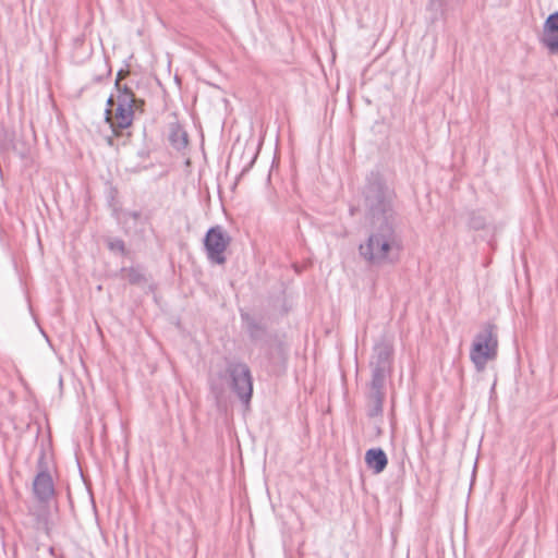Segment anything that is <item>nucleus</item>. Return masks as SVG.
Masks as SVG:
<instances>
[{
	"label": "nucleus",
	"mask_w": 558,
	"mask_h": 558,
	"mask_svg": "<svg viewBox=\"0 0 558 558\" xmlns=\"http://www.w3.org/2000/svg\"><path fill=\"white\" fill-rule=\"evenodd\" d=\"M402 251L403 238L398 223H371L366 241L359 245L361 258L371 267L397 264Z\"/></svg>",
	"instance_id": "obj_1"
},
{
	"label": "nucleus",
	"mask_w": 558,
	"mask_h": 558,
	"mask_svg": "<svg viewBox=\"0 0 558 558\" xmlns=\"http://www.w3.org/2000/svg\"><path fill=\"white\" fill-rule=\"evenodd\" d=\"M364 196L371 223H397L396 193L378 175L368 179Z\"/></svg>",
	"instance_id": "obj_2"
},
{
	"label": "nucleus",
	"mask_w": 558,
	"mask_h": 558,
	"mask_svg": "<svg viewBox=\"0 0 558 558\" xmlns=\"http://www.w3.org/2000/svg\"><path fill=\"white\" fill-rule=\"evenodd\" d=\"M122 75V71L118 73V80L116 81V87L118 89V106L116 108L114 116L112 110L107 108L105 110V120L110 124V128L116 136L121 134L122 130L130 128L133 123L134 113L136 110H143L144 100L137 99L132 89L124 85L121 86L119 77Z\"/></svg>",
	"instance_id": "obj_3"
},
{
	"label": "nucleus",
	"mask_w": 558,
	"mask_h": 558,
	"mask_svg": "<svg viewBox=\"0 0 558 558\" xmlns=\"http://www.w3.org/2000/svg\"><path fill=\"white\" fill-rule=\"evenodd\" d=\"M498 353V332L493 323H485L481 330L475 335L471 350L470 359L477 372L485 369L488 361L497 357Z\"/></svg>",
	"instance_id": "obj_4"
},
{
	"label": "nucleus",
	"mask_w": 558,
	"mask_h": 558,
	"mask_svg": "<svg viewBox=\"0 0 558 558\" xmlns=\"http://www.w3.org/2000/svg\"><path fill=\"white\" fill-rule=\"evenodd\" d=\"M226 372L230 387L242 403L248 404L253 396V377L250 367L240 361H228Z\"/></svg>",
	"instance_id": "obj_5"
},
{
	"label": "nucleus",
	"mask_w": 558,
	"mask_h": 558,
	"mask_svg": "<svg viewBox=\"0 0 558 558\" xmlns=\"http://www.w3.org/2000/svg\"><path fill=\"white\" fill-rule=\"evenodd\" d=\"M393 348L388 342L376 343L369 362L372 378L369 383L386 384L392 371Z\"/></svg>",
	"instance_id": "obj_6"
},
{
	"label": "nucleus",
	"mask_w": 558,
	"mask_h": 558,
	"mask_svg": "<svg viewBox=\"0 0 558 558\" xmlns=\"http://www.w3.org/2000/svg\"><path fill=\"white\" fill-rule=\"evenodd\" d=\"M231 242L230 235L221 226L209 228L204 238V246L207 258L215 264L222 265L226 263L225 252Z\"/></svg>",
	"instance_id": "obj_7"
},
{
	"label": "nucleus",
	"mask_w": 558,
	"mask_h": 558,
	"mask_svg": "<svg viewBox=\"0 0 558 558\" xmlns=\"http://www.w3.org/2000/svg\"><path fill=\"white\" fill-rule=\"evenodd\" d=\"M37 466L38 473L33 481V494L38 502L47 505L54 497L56 489L52 476L45 462L44 452L40 454Z\"/></svg>",
	"instance_id": "obj_8"
},
{
	"label": "nucleus",
	"mask_w": 558,
	"mask_h": 558,
	"mask_svg": "<svg viewBox=\"0 0 558 558\" xmlns=\"http://www.w3.org/2000/svg\"><path fill=\"white\" fill-rule=\"evenodd\" d=\"M386 398V384L368 383L366 392V411L368 417L383 415Z\"/></svg>",
	"instance_id": "obj_9"
},
{
	"label": "nucleus",
	"mask_w": 558,
	"mask_h": 558,
	"mask_svg": "<svg viewBox=\"0 0 558 558\" xmlns=\"http://www.w3.org/2000/svg\"><path fill=\"white\" fill-rule=\"evenodd\" d=\"M539 41L550 54H558V11L546 17Z\"/></svg>",
	"instance_id": "obj_10"
},
{
	"label": "nucleus",
	"mask_w": 558,
	"mask_h": 558,
	"mask_svg": "<svg viewBox=\"0 0 558 558\" xmlns=\"http://www.w3.org/2000/svg\"><path fill=\"white\" fill-rule=\"evenodd\" d=\"M464 0H428L426 10L430 14L433 21L446 19L449 11L456 9Z\"/></svg>",
	"instance_id": "obj_11"
},
{
	"label": "nucleus",
	"mask_w": 558,
	"mask_h": 558,
	"mask_svg": "<svg viewBox=\"0 0 558 558\" xmlns=\"http://www.w3.org/2000/svg\"><path fill=\"white\" fill-rule=\"evenodd\" d=\"M365 463L375 474H379L387 468L388 458L381 448H371L365 453Z\"/></svg>",
	"instance_id": "obj_12"
},
{
	"label": "nucleus",
	"mask_w": 558,
	"mask_h": 558,
	"mask_svg": "<svg viewBox=\"0 0 558 558\" xmlns=\"http://www.w3.org/2000/svg\"><path fill=\"white\" fill-rule=\"evenodd\" d=\"M168 141H169L170 145L177 150H182L187 146V144H189L187 133L179 122L169 123Z\"/></svg>",
	"instance_id": "obj_13"
},
{
	"label": "nucleus",
	"mask_w": 558,
	"mask_h": 558,
	"mask_svg": "<svg viewBox=\"0 0 558 558\" xmlns=\"http://www.w3.org/2000/svg\"><path fill=\"white\" fill-rule=\"evenodd\" d=\"M122 271L125 274V278L131 284L142 286L147 282L145 275L140 268H123Z\"/></svg>",
	"instance_id": "obj_14"
},
{
	"label": "nucleus",
	"mask_w": 558,
	"mask_h": 558,
	"mask_svg": "<svg viewBox=\"0 0 558 558\" xmlns=\"http://www.w3.org/2000/svg\"><path fill=\"white\" fill-rule=\"evenodd\" d=\"M486 218L478 211H471L469 214L468 226L470 229L478 231L486 228Z\"/></svg>",
	"instance_id": "obj_15"
},
{
	"label": "nucleus",
	"mask_w": 558,
	"mask_h": 558,
	"mask_svg": "<svg viewBox=\"0 0 558 558\" xmlns=\"http://www.w3.org/2000/svg\"><path fill=\"white\" fill-rule=\"evenodd\" d=\"M108 248L111 252L119 253L121 255L126 254V247L125 243L122 239L119 238H111L108 240Z\"/></svg>",
	"instance_id": "obj_16"
},
{
	"label": "nucleus",
	"mask_w": 558,
	"mask_h": 558,
	"mask_svg": "<svg viewBox=\"0 0 558 558\" xmlns=\"http://www.w3.org/2000/svg\"><path fill=\"white\" fill-rule=\"evenodd\" d=\"M262 331H263L262 327L256 322H251L248 324V332H250L251 338L257 339Z\"/></svg>",
	"instance_id": "obj_17"
},
{
	"label": "nucleus",
	"mask_w": 558,
	"mask_h": 558,
	"mask_svg": "<svg viewBox=\"0 0 558 558\" xmlns=\"http://www.w3.org/2000/svg\"><path fill=\"white\" fill-rule=\"evenodd\" d=\"M113 104H114V97H113V95H111V96L107 99V108H109V109H111V110H112Z\"/></svg>",
	"instance_id": "obj_18"
},
{
	"label": "nucleus",
	"mask_w": 558,
	"mask_h": 558,
	"mask_svg": "<svg viewBox=\"0 0 558 558\" xmlns=\"http://www.w3.org/2000/svg\"><path fill=\"white\" fill-rule=\"evenodd\" d=\"M107 142H108V144H109L110 146H112V145H113V140H112V137H108Z\"/></svg>",
	"instance_id": "obj_19"
},
{
	"label": "nucleus",
	"mask_w": 558,
	"mask_h": 558,
	"mask_svg": "<svg viewBox=\"0 0 558 558\" xmlns=\"http://www.w3.org/2000/svg\"><path fill=\"white\" fill-rule=\"evenodd\" d=\"M138 216H140V214H138V213H133V214H132V217H133L134 219H136Z\"/></svg>",
	"instance_id": "obj_20"
},
{
	"label": "nucleus",
	"mask_w": 558,
	"mask_h": 558,
	"mask_svg": "<svg viewBox=\"0 0 558 558\" xmlns=\"http://www.w3.org/2000/svg\"><path fill=\"white\" fill-rule=\"evenodd\" d=\"M255 158H256V157H254V158L251 160V162H250V166H248V167H251V166L254 163Z\"/></svg>",
	"instance_id": "obj_21"
}]
</instances>
